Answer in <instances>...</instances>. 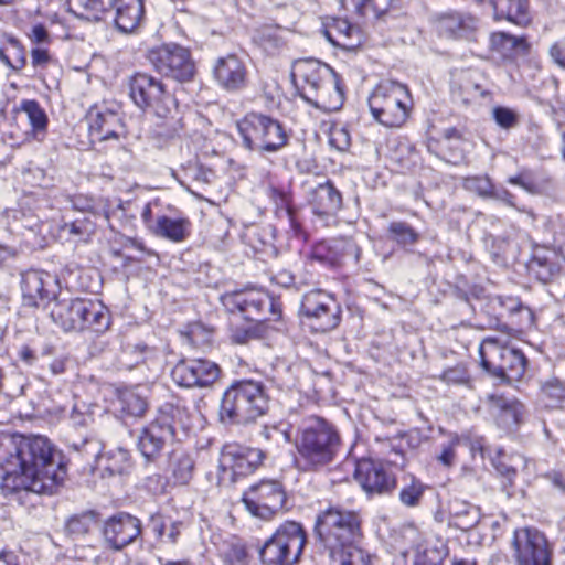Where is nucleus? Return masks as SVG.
Here are the masks:
<instances>
[{
	"mask_svg": "<svg viewBox=\"0 0 565 565\" xmlns=\"http://www.w3.org/2000/svg\"><path fill=\"white\" fill-rule=\"evenodd\" d=\"M493 185L494 184L487 175L468 177L463 180V186L466 190L475 192L483 199H489Z\"/></svg>",
	"mask_w": 565,
	"mask_h": 565,
	"instance_id": "nucleus-58",
	"label": "nucleus"
},
{
	"mask_svg": "<svg viewBox=\"0 0 565 565\" xmlns=\"http://www.w3.org/2000/svg\"><path fill=\"white\" fill-rule=\"evenodd\" d=\"M129 95L140 109H152L166 118L177 109V99L167 92L161 81L147 73H136L129 79Z\"/></svg>",
	"mask_w": 565,
	"mask_h": 565,
	"instance_id": "nucleus-13",
	"label": "nucleus"
},
{
	"mask_svg": "<svg viewBox=\"0 0 565 565\" xmlns=\"http://www.w3.org/2000/svg\"><path fill=\"white\" fill-rule=\"evenodd\" d=\"M269 196L275 202L276 207L279 212L287 214L295 210L292 206L291 196L288 192L282 189L270 186Z\"/></svg>",
	"mask_w": 565,
	"mask_h": 565,
	"instance_id": "nucleus-62",
	"label": "nucleus"
},
{
	"mask_svg": "<svg viewBox=\"0 0 565 565\" xmlns=\"http://www.w3.org/2000/svg\"><path fill=\"white\" fill-rule=\"evenodd\" d=\"M0 61L14 71L25 66V51L18 39L8 34L0 39Z\"/></svg>",
	"mask_w": 565,
	"mask_h": 565,
	"instance_id": "nucleus-43",
	"label": "nucleus"
},
{
	"mask_svg": "<svg viewBox=\"0 0 565 565\" xmlns=\"http://www.w3.org/2000/svg\"><path fill=\"white\" fill-rule=\"evenodd\" d=\"M296 463L303 471H319L330 466L342 449L338 427L321 416L303 418L295 437Z\"/></svg>",
	"mask_w": 565,
	"mask_h": 565,
	"instance_id": "nucleus-2",
	"label": "nucleus"
},
{
	"mask_svg": "<svg viewBox=\"0 0 565 565\" xmlns=\"http://www.w3.org/2000/svg\"><path fill=\"white\" fill-rule=\"evenodd\" d=\"M426 486L416 477L409 476L405 479L399 490V501L403 505L414 508L420 504Z\"/></svg>",
	"mask_w": 565,
	"mask_h": 565,
	"instance_id": "nucleus-53",
	"label": "nucleus"
},
{
	"mask_svg": "<svg viewBox=\"0 0 565 565\" xmlns=\"http://www.w3.org/2000/svg\"><path fill=\"white\" fill-rule=\"evenodd\" d=\"M158 350L145 343L128 344L124 351L125 364L134 367L140 363L151 365L158 359Z\"/></svg>",
	"mask_w": 565,
	"mask_h": 565,
	"instance_id": "nucleus-52",
	"label": "nucleus"
},
{
	"mask_svg": "<svg viewBox=\"0 0 565 565\" xmlns=\"http://www.w3.org/2000/svg\"><path fill=\"white\" fill-rule=\"evenodd\" d=\"M19 436H0V472L1 488L4 495L19 494L20 460Z\"/></svg>",
	"mask_w": 565,
	"mask_h": 565,
	"instance_id": "nucleus-22",
	"label": "nucleus"
},
{
	"mask_svg": "<svg viewBox=\"0 0 565 565\" xmlns=\"http://www.w3.org/2000/svg\"><path fill=\"white\" fill-rule=\"evenodd\" d=\"M330 565H373L372 555L359 544L349 545L329 553Z\"/></svg>",
	"mask_w": 565,
	"mask_h": 565,
	"instance_id": "nucleus-48",
	"label": "nucleus"
},
{
	"mask_svg": "<svg viewBox=\"0 0 565 565\" xmlns=\"http://www.w3.org/2000/svg\"><path fill=\"white\" fill-rule=\"evenodd\" d=\"M492 401L497 408L495 418L498 425L507 430L514 429L521 420L522 404L503 397H492Z\"/></svg>",
	"mask_w": 565,
	"mask_h": 565,
	"instance_id": "nucleus-44",
	"label": "nucleus"
},
{
	"mask_svg": "<svg viewBox=\"0 0 565 565\" xmlns=\"http://www.w3.org/2000/svg\"><path fill=\"white\" fill-rule=\"evenodd\" d=\"M315 535L329 553L360 544L363 539L362 518L356 511L329 507L317 515Z\"/></svg>",
	"mask_w": 565,
	"mask_h": 565,
	"instance_id": "nucleus-5",
	"label": "nucleus"
},
{
	"mask_svg": "<svg viewBox=\"0 0 565 565\" xmlns=\"http://www.w3.org/2000/svg\"><path fill=\"white\" fill-rule=\"evenodd\" d=\"M70 11L81 19L99 20L104 12L102 0H66Z\"/></svg>",
	"mask_w": 565,
	"mask_h": 565,
	"instance_id": "nucleus-54",
	"label": "nucleus"
},
{
	"mask_svg": "<svg viewBox=\"0 0 565 565\" xmlns=\"http://www.w3.org/2000/svg\"><path fill=\"white\" fill-rule=\"evenodd\" d=\"M214 77L228 92H236L247 84V70L244 62L235 54L220 57L214 66Z\"/></svg>",
	"mask_w": 565,
	"mask_h": 565,
	"instance_id": "nucleus-27",
	"label": "nucleus"
},
{
	"mask_svg": "<svg viewBox=\"0 0 565 565\" xmlns=\"http://www.w3.org/2000/svg\"><path fill=\"white\" fill-rule=\"evenodd\" d=\"M548 56L554 64L565 70V35L548 47Z\"/></svg>",
	"mask_w": 565,
	"mask_h": 565,
	"instance_id": "nucleus-64",
	"label": "nucleus"
},
{
	"mask_svg": "<svg viewBox=\"0 0 565 565\" xmlns=\"http://www.w3.org/2000/svg\"><path fill=\"white\" fill-rule=\"evenodd\" d=\"M148 61L154 70L177 82H189L195 73L191 53L178 44H164L148 52Z\"/></svg>",
	"mask_w": 565,
	"mask_h": 565,
	"instance_id": "nucleus-15",
	"label": "nucleus"
},
{
	"mask_svg": "<svg viewBox=\"0 0 565 565\" xmlns=\"http://www.w3.org/2000/svg\"><path fill=\"white\" fill-rule=\"evenodd\" d=\"M295 77L302 81L300 96L309 104L327 110H338L344 100L339 75L328 64L309 58L296 63Z\"/></svg>",
	"mask_w": 565,
	"mask_h": 565,
	"instance_id": "nucleus-4",
	"label": "nucleus"
},
{
	"mask_svg": "<svg viewBox=\"0 0 565 565\" xmlns=\"http://www.w3.org/2000/svg\"><path fill=\"white\" fill-rule=\"evenodd\" d=\"M492 118L499 127L507 130L518 126L520 120L514 109L504 106H495L492 109Z\"/></svg>",
	"mask_w": 565,
	"mask_h": 565,
	"instance_id": "nucleus-59",
	"label": "nucleus"
},
{
	"mask_svg": "<svg viewBox=\"0 0 565 565\" xmlns=\"http://www.w3.org/2000/svg\"><path fill=\"white\" fill-rule=\"evenodd\" d=\"M90 299L73 298L54 302L50 316L64 331L83 332L84 316Z\"/></svg>",
	"mask_w": 565,
	"mask_h": 565,
	"instance_id": "nucleus-26",
	"label": "nucleus"
},
{
	"mask_svg": "<svg viewBox=\"0 0 565 565\" xmlns=\"http://www.w3.org/2000/svg\"><path fill=\"white\" fill-rule=\"evenodd\" d=\"M306 543L303 526L295 521H286L260 547V561L264 565H294L299 561Z\"/></svg>",
	"mask_w": 565,
	"mask_h": 565,
	"instance_id": "nucleus-9",
	"label": "nucleus"
},
{
	"mask_svg": "<svg viewBox=\"0 0 565 565\" xmlns=\"http://www.w3.org/2000/svg\"><path fill=\"white\" fill-rule=\"evenodd\" d=\"M236 126L244 148L260 154L277 152L289 140L280 121L260 113L246 114Z\"/></svg>",
	"mask_w": 565,
	"mask_h": 565,
	"instance_id": "nucleus-7",
	"label": "nucleus"
},
{
	"mask_svg": "<svg viewBox=\"0 0 565 565\" xmlns=\"http://www.w3.org/2000/svg\"><path fill=\"white\" fill-rule=\"evenodd\" d=\"M6 217L13 231L21 234H24L23 231H28L44 239V231L47 224L30 207L21 206L19 210L6 211Z\"/></svg>",
	"mask_w": 565,
	"mask_h": 565,
	"instance_id": "nucleus-35",
	"label": "nucleus"
},
{
	"mask_svg": "<svg viewBox=\"0 0 565 565\" xmlns=\"http://www.w3.org/2000/svg\"><path fill=\"white\" fill-rule=\"evenodd\" d=\"M310 259L326 267H338L348 257L360 258L359 246L351 241H322L311 248Z\"/></svg>",
	"mask_w": 565,
	"mask_h": 565,
	"instance_id": "nucleus-25",
	"label": "nucleus"
},
{
	"mask_svg": "<svg viewBox=\"0 0 565 565\" xmlns=\"http://www.w3.org/2000/svg\"><path fill=\"white\" fill-rule=\"evenodd\" d=\"M459 445V437L454 436L448 443L441 445V451L437 460L445 467H451L456 458V447Z\"/></svg>",
	"mask_w": 565,
	"mask_h": 565,
	"instance_id": "nucleus-63",
	"label": "nucleus"
},
{
	"mask_svg": "<svg viewBox=\"0 0 565 565\" xmlns=\"http://www.w3.org/2000/svg\"><path fill=\"white\" fill-rule=\"evenodd\" d=\"M345 10H352L366 21L382 19L391 9L393 0H340Z\"/></svg>",
	"mask_w": 565,
	"mask_h": 565,
	"instance_id": "nucleus-39",
	"label": "nucleus"
},
{
	"mask_svg": "<svg viewBox=\"0 0 565 565\" xmlns=\"http://www.w3.org/2000/svg\"><path fill=\"white\" fill-rule=\"evenodd\" d=\"M268 408L269 398L262 382L234 381L223 393L218 418L225 426L248 425L264 416Z\"/></svg>",
	"mask_w": 565,
	"mask_h": 565,
	"instance_id": "nucleus-3",
	"label": "nucleus"
},
{
	"mask_svg": "<svg viewBox=\"0 0 565 565\" xmlns=\"http://www.w3.org/2000/svg\"><path fill=\"white\" fill-rule=\"evenodd\" d=\"M266 452L259 448L228 443L222 447L220 458V480L235 482L254 473L264 462Z\"/></svg>",
	"mask_w": 565,
	"mask_h": 565,
	"instance_id": "nucleus-14",
	"label": "nucleus"
},
{
	"mask_svg": "<svg viewBox=\"0 0 565 565\" xmlns=\"http://www.w3.org/2000/svg\"><path fill=\"white\" fill-rule=\"evenodd\" d=\"M323 34L333 46L350 52L359 49L365 40L364 33L358 25L341 18H334L332 22L326 24Z\"/></svg>",
	"mask_w": 565,
	"mask_h": 565,
	"instance_id": "nucleus-28",
	"label": "nucleus"
},
{
	"mask_svg": "<svg viewBox=\"0 0 565 565\" xmlns=\"http://www.w3.org/2000/svg\"><path fill=\"white\" fill-rule=\"evenodd\" d=\"M449 524L461 531L475 527L480 521L479 508L459 499L449 503Z\"/></svg>",
	"mask_w": 565,
	"mask_h": 565,
	"instance_id": "nucleus-40",
	"label": "nucleus"
},
{
	"mask_svg": "<svg viewBox=\"0 0 565 565\" xmlns=\"http://www.w3.org/2000/svg\"><path fill=\"white\" fill-rule=\"evenodd\" d=\"M480 365L501 383L520 380L526 370L524 353L498 338L487 337L479 347Z\"/></svg>",
	"mask_w": 565,
	"mask_h": 565,
	"instance_id": "nucleus-8",
	"label": "nucleus"
},
{
	"mask_svg": "<svg viewBox=\"0 0 565 565\" xmlns=\"http://www.w3.org/2000/svg\"><path fill=\"white\" fill-rule=\"evenodd\" d=\"M514 460V458H507L503 455H498L497 458L493 459V466L495 470L504 478L503 488L513 486V480L516 476V468L509 461Z\"/></svg>",
	"mask_w": 565,
	"mask_h": 565,
	"instance_id": "nucleus-61",
	"label": "nucleus"
},
{
	"mask_svg": "<svg viewBox=\"0 0 565 565\" xmlns=\"http://www.w3.org/2000/svg\"><path fill=\"white\" fill-rule=\"evenodd\" d=\"M509 317L511 324L518 330L530 328L534 323L532 309L525 306L520 298L513 296H495L491 299Z\"/></svg>",
	"mask_w": 565,
	"mask_h": 565,
	"instance_id": "nucleus-34",
	"label": "nucleus"
},
{
	"mask_svg": "<svg viewBox=\"0 0 565 565\" xmlns=\"http://www.w3.org/2000/svg\"><path fill=\"white\" fill-rule=\"evenodd\" d=\"M58 280L47 271L31 269L21 275L23 305L41 307L49 305L56 297Z\"/></svg>",
	"mask_w": 565,
	"mask_h": 565,
	"instance_id": "nucleus-21",
	"label": "nucleus"
},
{
	"mask_svg": "<svg viewBox=\"0 0 565 565\" xmlns=\"http://www.w3.org/2000/svg\"><path fill=\"white\" fill-rule=\"evenodd\" d=\"M96 225L86 215L72 220L63 221L60 225L58 233L61 237H65L74 242H86L94 233Z\"/></svg>",
	"mask_w": 565,
	"mask_h": 565,
	"instance_id": "nucleus-46",
	"label": "nucleus"
},
{
	"mask_svg": "<svg viewBox=\"0 0 565 565\" xmlns=\"http://www.w3.org/2000/svg\"><path fill=\"white\" fill-rule=\"evenodd\" d=\"M527 270L543 284L552 281L561 271L557 254L545 247H535L527 262Z\"/></svg>",
	"mask_w": 565,
	"mask_h": 565,
	"instance_id": "nucleus-31",
	"label": "nucleus"
},
{
	"mask_svg": "<svg viewBox=\"0 0 565 565\" xmlns=\"http://www.w3.org/2000/svg\"><path fill=\"white\" fill-rule=\"evenodd\" d=\"M89 136L94 140L118 139L124 130L121 115L107 106H93L87 113Z\"/></svg>",
	"mask_w": 565,
	"mask_h": 565,
	"instance_id": "nucleus-24",
	"label": "nucleus"
},
{
	"mask_svg": "<svg viewBox=\"0 0 565 565\" xmlns=\"http://www.w3.org/2000/svg\"><path fill=\"white\" fill-rule=\"evenodd\" d=\"M440 380L447 384L471 386L470 375L463 364H457L454 367L445 370L440 375Z\"/></svg>",
	"mask_w": 565,
	"mask_h": 565,
	"instance_id": "nucleus-60",
	"label": "nucleus"
},
{
	"mask_svg": "<svg viewBox=\"0 0 565 565\" xmlns=\"http://www.w3.org/2000/svg\"><path fill=\"white\" fill-rule=\"evenodd\" d=\"M142 533L141 521L127 512L109 516L103 526V537L109 550L119 552L136 542Z\"/></svg>",
	"mask_w": 565,
	"mask_h": 565,
	"instance_id": "nucleus-20",
	"label": "nucleus"
},
{
	"mask_svg": "<svg viewBox=\"0 0 565 565\" xmlns=\"http://www.w3.org/2000/svg\"><path fill=\"white\" fill-rule=\"evenodd\" d=\"M387 238L403 248L413 247L420 234L404 221H393L387 226Z\"/></svg>",
	"mask_w": 565,
	"mask_h": 565,
	"instance_id": "nucleus-51",
	"label": "nucleus"
},
{
	"mask_svg": "<svg viewBox=\"0 0 565 565\" xmlns=\"http://www.w3.org/2000/svg\"><path fill=\"white\" fill-rule=\"evenodd\" d=\"M490 46L503 60L510 61L527 55L530 50V44L524 36H514L507 32L492 33Z\"/></svg>",
	"mask_w": 565,
	"mask_h": 565,
	"instance_id": "nucleus-33",
	"label": "nucleus"
},
{
	"mask_svg": "<svg viewBox=\"0 0 565 565\" xmlns=\"http://www.w3.org/2000/svg\"><path fill=\"white\" fill-rule=\"evenodd\" d=\"M99 514L94 510L70 515L64 523V533L72 541L85 540L97 526Z\"/></svg>",
	"mask_w": 565,
	"mask_h": 565,
	"instance_id": "nucleus-37",
	"label": "nucleus"
},
{
	"mask_svg": "<svg viewBox=\"0 0 565 565\" xmlns=\"http://www.w3.org/2000/svg\"><path fill=\"white\" fill-rule=\"evenodd\" d=\"M19 447V493L54 494L67 475L62 451L41 435H20Z\"/></svg>",
	"mask_w": 565,
	"mask_h": 565,
	"instance_id": "nucleus-1",
	"label": "nucleus"
},
{
	"mask_svg": "<svg viewBox=\"0 0 565 565\" xmlns=\"http://www.w3.org/2000/svg\"><path fill=\"white\" fill-rule=\"evenodd\" d=\"M307 201L312 213L321 218L335 216L343 205L342 194L330 179L309 186Z\"/></svg>",
	"mask_w": 565,
	"mask_h": 565,
	"instance_id": "nucleus-23",
	"label": "nucleus"
},
{
	"mask_svg": "<svg viewBox=\"0 0 565 565\" xmlns=\"http://www.w3.org/2000/svg\"><path fill=\"white\" fill-rule=\"evenodd\" d=\"M448 554V547L443 541H426L416 547L414 565H441Z\"/></svg>",
	"mask_w": 565,
	"mask_h": 565,
	"instance_id": "nucleus-45",
	"label": "nucleus"
},
{
	"mask_svg": "<svg viewBox=\"0 0 565 565\" xmlns=\"http://www.w3.org/2000/svg\"><path fill=\"white\" fill-rule=\"evenodd\" d=\"M74 448L82 454L92 468L96 469L98 460L103 455V443L99 439L94 437L85 438L79 444H74Z\"/></svg>",
	"mask_w": 565,
	"mask_h": 565,
	"instance_id": "nucleus-57",
	"label": "nucleus"
},
{
	"mask_svg": "<svg viewBox=\"0 0 565 565\" xmlns=\"http://www.w3.org/2000/svg\"><path fill=\"white\" fill-rule=\"evenodd\" d=\"M477 22V19L469 13L454 11L439 17L437 30L446 38H468L476 30Z\"/></svg>",
	"mask_w": 565,
	"mask_h": 565,
	"instance_id": "nucleus-32",
	"label": "nucleus"
},
{
	"mask_svg": "<svg viewBox=\"0 0 565 565\" xmlns=\"http://www.w3.org/2000/svg\"><path fill=\"white\" fill-rule=\"evenodd\" d=\"M182 173L184 180H180V184L192 193H194V190L191 188L192 185L201 186L210 184L214 178V172L205 168L198 160H189L186 164H183Z\"/></svg>",
	"mask_w": 565,
	"mask_h": 565,
	"instance_id": "nucleus-47",
	"label": "nucleus"
},
{
	"mask_svg": "<svg viewBox=\"0 0 565 565\" xmlns=\"http://www.w3.org/2000/svg\"><path fill=\"white\" fill-rule=\"evenodd\" d=\"M411 96L397 82L379 85L369 99L373 117L383 126L401 127L408 117Z\"/></svg>",
	"mask_w": 565,
	"mask_h": 565,
	"instance_id": "nucleus-11",
	"label": "nucleus"
},
{
	"mask_svg": "<svg viewBox=\"0 0 565 565\" xmlns=\"http://www.w3.org/2000/svg\"><path fill=\"white\" fill-rule=\"evenodd\" d=\"M20 110L25 113L29 122L35 132H42L47 127V116L40 104L34 99H24L20 104Z\"/></svg>",
	"mask_w": 565,
	"mask_h": 565,
	"instance_id": "nucleus-56",
	"label": "nucleus"
},
{
	"mask_svg": "<svg viewBox=\"0 0 565 565\" xmlns=\"http://www.w3.org/2000/svg\"><path fill=\"white\" fill-rule=\"evenodd\" d=\"M189 412L172 403L163 404L156 416L140 433L138 448L145 459L153 461L167 444L178 438V431L189 428Z\"/></svg>",
	"mask_w": 565,
	"mask_h": 565,
	"instance_id": "nucleus-6",
	"label": "nucleus"
},
{
	"mask_svg": "<svg viewBox=\"0 0 565 565\" xmlns=\"http://www.w3.org/2000/svg\"><path fill=\"white\" fill-rule=\"evenodd\" d=\"M83 320V332L89 331L97 334L106 332L111 323L109 310L100 301L94 300L89 301Z\"/></svg>",
	"mask_w": 565,
	"mask_h": 565,
	"instance_id": "nucleus-42",
	"label": "nucleus"
},
{
	"mask_svg": "<svg viewBox=\"0 0 565 565\" xmlns=\"http://www.w3.org/2000/svg\"><path fill=\"white\" fill-rule=\"evenodd\" d=\"M512 546L516 565H552L551 547L545 535L537 529H516Z\"/></svg>",
	"mask_w": 565,
	"mask_h": 565,
	"instance_id": "nucleus-17",
	"label": "nucleus"
},
{
	"mask_svg": "<svg viewBox=\"0 0 565 565\" xmlns=\"http://www.w3.org/2000/svg\"><path fill=\"white\" fill-rule=\"evenodd\" d=\"M542 398L548 407L565 406V382L558 379H551L541 385Z\"/></svg>",
	"mask_w": 565,
	"mask_h": 565,
	"instance_id": "nucleus-55",
	"label": "nucleus"
},
{
	"mask_svg": "<svg viewBox=\"0 0 565 565\" xmlns=\"http://www.w3.org/2000/svg\"><path fill=\"white\" fill-rule=\"evenodd\" d=\"M221 375V367L206 359H182L171 370L173 382L186 388H205Z\"/></svg>",
	"mask_w": 565,
	"mask_h": 565,
	"instance_id": "nucleus-18",
	"label": "nucleus"
},
{
	"mask_svg": "<svg viewBox=\"0 0 565 565\" xmlns=\"http://www.w3.org/2000/svg\"><path fill=\"white\" fill-rule=\"evenodd\" d=\"M217 556L224 565H246L247 551L245 545L236 537L224 540L216 545Z\"/></svg>",
	"mask_w": 565,
	"mask_h": 565,
	"instance_id": "nucleus-50",
	"label": "nucleus"
},
{
	"mask_svg": "<svg viewBox=\"0 0 565 565\" xmlns=\"http://www.w3.org/2000/svg\"><path fill=\"white\" fill-rule=\"evenodd\" d=\"M342 308L333 295L313 289L302 296L299 317L312 332L326 333L341 322Z\"/></svg>",
	"mask_w": 565,
	"mask_h": 565,
	"instance_id": "nucleus-12",
	"label": "nucleus"
},
{
	"mask_svg": "<svg viewBox=\"0 0 565 565\" xmlns=\"http://www.w3.org/2000/svg\"><path fill=\"white\" fill-rule=\"evenodd\" d=\"M115 26L124 33L136 32L145 21L143 0H115Z\"/></svg>",
	"mask_w": 565,
	"mask_h": 565,
	"instance_id": "nucleus-29",
	"label": "nucleus"
},
{
	"mask_svg": "<svg viewBox=\"0 0 565 565\" xmlns=\"http://www.w3.org/2000/svg\"><path fill=\"white\" fill-rule=\"evenodd\" d=\"M130 468V454L122 447H117L103 452L96 467V469H102L109 476L127 473Z\"/></svg>",
	"mask_w": 565,
	"mask_h": 565,
	"instance_id": "nucleus-41",
	"label": "nucleus"
},
{
	"mask_svg": "<svg viewBox=\"0 0 565 565\" xmlns=\"http://www.w3.org/2000/svg\"><path fill=\"white\" fill-rule=\"evenodd\" d=\"M194 460L182 449H174L169 455V472L174 484L186 486L194 475Z\"/></svg>",
	"mask_w": 565,
	"mask_h": 565,
	"instance_id": "nucleus-38",
	"label": "nucleus"
},
{
	"mask_svg": "<svg viewBox=\"0 0 565 565\" xmlns=\"http://www.w3.org/2000/svg\"><path fill=\"white\" fill-rule=\"evenodd\" d=\"M286 492L277 480H262L253 484L243 495L246 510L256 518L270 520L286 503Z\"/></svg>",
	"mask_w": 565,
	"mask_h": 565,
	"instance_id": "nucleus-16",
	"label": "nucleus"
},
{
	"mask_svg": "<svg viewBox=\"0 0 565 565\" xmlns=\"http://www.w3.org/2000/svg\"><path fill=\"white\" fill-rule=\"evenodd\" d=\"M149 228L157 237L172 243H182L190 237L192 223L186 216L159 215Z\"/></svg>",
	"mask_w": 565,
	"mask_h": 565,
	"instance_id": "nucleus-30",
	"label": "nucleus"
},
{
	"mask_svg": "<svg viewBox=\"0 0 565 565\" xmlns=\"http://www.w3.org/2000/svg\"><path fill=\"white\" fill-rule=\"evenodd\" d=\"M495 20H507L518 25L530 22L527 0H490Z\"/></svg>",
	"mask_w": 565,
	"mask_h": 565,
	"instance_id": "nucleus-36",
	"label": "nucleus"
},
{
	"mask_svg": "<svg viewBox=\"0 0 565 565\" xmlns=\"http://www.w3.org/2000/svg\"><path fill=\"white\" fill-rule=\"evenodd\" d=\"M220 300L228 312L255 322L276 321L282 312L280 301L263 289L225 292Z\"/></svg>",
	"mask_w": 565,
	"mask_h": 565,
	"instance_id": "nucleus-10",
	"label": "nucleus"
},
{
	"mask_svg": "<svg viewBox=\"0 0 565 565\" xmlns=\"http://www.w3.org/2000/svg\"><path fill=\"white\" fill-rule=\"evenodd\" d=\"M354 479L370 498L391 494L397 486V479L392 469L372 459L358 461Z\"/></svg>",
	"mask_w": 565,
	"mask_h": 565,
	"instance_id": "nucleus-19",
	"label": "nucleus"
},
{
	"mask_svg": "<svg viewBox=\"0 0 565 565\" xmlns=\"http://www.w3.org/2000/svg\"><path fill=\"white\" fill-rule=\"evenodd\" d=\"M117 411L126 417H141L148 407V403L135 390H124L118 393Z\"/></svg>",
	"mask_w": 565,
	"mask_h": 565,
	"instance_id": "nucleus-49",
	"label": "nucleus"
}]
</instances>
